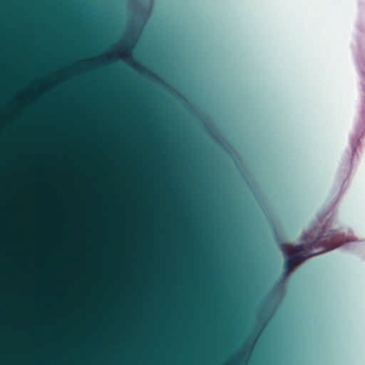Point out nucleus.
I'll list each match as a JSON object with an SVG mask.
<instances>
[{"label": "nucleus", "mask_w": 365, "mask_h": 365, "mask_svg": "<svg viewBox=\"0 0 365 365\" xmlns=\"http://www.w3.org/2000/svg\"><path fill=\"white\" fill-rule=\"evenodd\" d=\"M281 249L286 257L284 270L286 275L305 259L323 252L341 246L344 249L356 250L363 246V243L345 237L344 234L339 231L324 232L323 235L314 241H307L305 244L292 247L287 244H281Z\"/></svg>", "instance_id": "nucleus-1"}, {"label": "nucleus", "mask_w": 365, "mask_h": 365, "mask_svg": "<svg viewBox=\"0 0 365 365\" xmlns=\"http://www.w3.org/2000/svg\"><path fill=\"white\" fill-rule=\"evenodd\" d=\"M359 70L362 78V83L365 86V63L361 64Z\"/></svg>", "instance_id": "nucleus-2"}, {"label": "nucleus", "mask_w": 365, "mask_h": 365, "mask_svg": "<svg viewBox=\"0 0 365 365\" xmlns=\"http://www.w3.org/2000/svg\"><path fill=\"white\" fill-rule=\"evenodd\" d=\"M361 127L365 126V114L362 117V120H361Z\"/></svg>", "instance_id": "nucleus-3"}]
</instances>
